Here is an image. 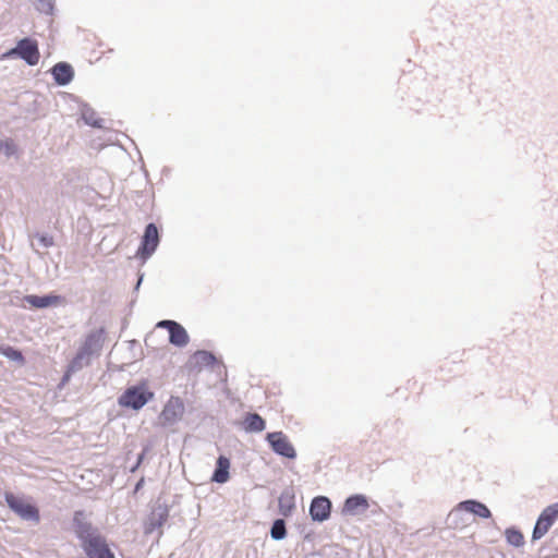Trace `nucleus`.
Instances as JSON below:
<instances>
[{
	"label": "nucleus",
	"mask_w": 558,
	"mask_h": 558,
	"mask_svg": "<svg viewBox=\"0 0 558 558\" xmlns=\"http://www.w3.org/2000/svg\"><path fill=\"white\" fill-rule=\"evenodd\" d=\"M506 539L507 542L515 547H520L524 544V536L523 534L514 529H508L506 531Z\"/></svg>",
	"instance_id": "19"
},
{
	"label": "nucleus",
	"mask_w": 558,
	"mask_h": 558,
	"mask_svg": "<svg viewBox=\"0 0 558 558\" xmlns=\"http://www.w3.org/2000/svg\"><path fill=\"white\" fill-rule=\"evenodd\" d=\"M331 502L327 497L318 496L312 500L310 514L315 521H325L330 517Z\"/></svg>",
	"instance_id": "10"
},
{
	"label": "nucleus",
	"mask_w": 558,
	"mask_h": 558,
	"mask_svg": "<svg viewBox=\"0 0 558 558\" xmlns=\"http://www.w3.org/2000/svg\"><path fill=\"white\" fill-rule=\"evenodd\" d=\"M5 56H17L29 65H36L40 59L38 44L31 38L21 39L16 47L11 49Z\"/></svg>",
	"instance_id": "4"
},
{
	"label": "nucleus",
	"mask_w": 558,
	"mask_h": 558,
	"mask_svg": "<svg viewBox=\"0 0 558 558\" xmlns=\"http://www.w3.org/2000/svg\"><path fill=\"white\" fill-rule=\"evenodd\" d=\"M101 345V331L89 333L83 345L81 347V351H85L87 355H90L94 350L99 349Z\"/></svg>",
	"instance_id": "17"
},
{
	"label": "nucleus",
	"mask_w": 558,
	"mask_h": 558,
	"mask_svg": "<svg viewBox=\"0 0 558 558\" xmlns=\"http://www.w3.org/2000/svg\"><path fill=\"white\" fill-rule=\"evenodd\" d=\"M26 301L34 307L44 308L48 306L59 305L63 299L60 295H28Z\"/></svg>",
	"instance_id": "15"
},
{
	"label": "nucleus",
	"mask_w": 558,
	"mask_h": 558,
	"mask_svg": "<svg viewBox=\"0 0 558 558\" xmlns=\"http://www.w3.org/2000/svg\"><path fill=\"white\" fill-rule=\"evenodd\" d=\"M154 393L144 389L143 387L134 386L128 388L119 398V404L123 408H132L140 410L149 400H151Z\"/></svg>",
	"instance_id": "3"
},
{
	"label": "nucleus",
	"mask_w": 558,
	"mask_h": 558,
	"mask_svg": "<svg viewBox=\"0 0 558 558\" xmlns=\"http://www.w3.org/2000/svg\"><path fill=\"white\" fill-rule=\"evenodd\" d=\"M89 355L85 353V351L78 350L74 359L71 361L65 377L68 378L72 373L78 371L83 366V361L87 359Z\"/></svg>",
	"instance_id": "18"
},
{
	"label": "nucleus",
	"mask_w": 558,
	"mask_h": 558,
	"mask_svg": "<svg viewBox=\"0 0 558 558\" xmlns=\"http://www.w3.org/2000/svg\"><path fill=\"white\" fill-rule=\"evenodd\" d=\"M73 529L81 542L82 549L88 558H116L106 537L85 519L83 511L74 513Z\"/></svg>",
	"instance_id": "1"
},
{
	"label": "nucleus",
	"mask_w": 558,
	"mask_h": 558,
	"mask_svg": "<svg viewBox=\"0 0 558 558\" xmlns=\"http://www.w3.org/2000/svg\"><path fill=\"white\" fill-rule=\"evenodd\" d=\"M37 239H38L39 243L44 247H50V246L53 245V238H52V235L41 234V235H38Z\"/></svg>",
	"instance_id": "23"
},
{
	"label": "nucleus",
	"mask_w": 558,
	"mask_h": 558,
	"mask_svg": "<svg viewBox=\"0 0 558 558\" xmlns=\"http://www.w3.org/2000/svg\"><path fill=\"white\" fill-rule=\"evenodd\" d=\"M230 465H231L230 460L225 456H220L217 460V466L213 474L211 480L214 482L220 483V484L226 483L230 477V475H229Z\"/></svg>",
	"instance_id": "14"
},
{
	"label": "nucleus",
	"mask_w": 558,
	"mask_h": 558,
	"mask_svg": "<svg viewBox=\"0 0 558 558\" xmlns=\"http://www.w3.org/2000/svg\"><path fill=\"white\" fill-rule=\"evenodd\" d=\"M16 153V145L12 140L0 141V154L11 156Z\"/></svg>",
	"instance_id": "22"
},
{
	"label": "nucleus",
	"mask_w": 558,
	"mask_h": 558,
	"mask_svg": "<svg viewBox=\"0 0 558 558\" xmlns=\"http://www.w3.org/2000/svg\"><path fill=\"white\" fill-rule=\"evenodd\" d=\"M458 510H464L484 519H488L492 515L490 510L484 504L476 500H465L460 502L458 505Z\"/></svg>",
	"instance_id": "11"
},
{
	"label": "nucleus",
	"mask_w": 558,
	"mask_h": 558,
	"mask_svg": "<svg viewBox=\"0 0 558 558\" xmlns=\"http://www.w3.org/2000/svg\"><path fill=\"white\" fill-rule=\"evenodd\" d=\"M0 352H1V354L7 356L8 359L16 361V362H19L21 364H24V362H25V359H24L22 352L16 350V349H14V348H12V347L2 348L0 350Z\"/></svg>",
	"instance_id": "20"
},
{
	"label": "nucleus",
	"mask_w": 558,
	"mask_h": 558,
	"mask_svg": "<svg viewBox=\"0 0 558 558\" xmlns=\"http://www.w3.org/2000/svg\"><path fill=\"white\" fill-rule=\"evenodd\" d=\"M195 356L201 357L203 361H206V362L214 360V356L206 351H198V352H196Z\"/></svg>",
	"instance_id": "24"
},
{
	"label": "nucleus",
	"mask_w": 558,
	"mask_h": 558,
	"mask_svg": "<svg viewBox=\"0 0 558 558\" xmlns=\"http://www.w3.org/2000/svg\"><path fill=\"white\" fill-rule=\"evenodd\" d=\"M244 429L251 433H258L265 429L266 423L257 413H248L243 421Z\"/></svg>",
	"instance_id": "16"
},
{
	"label": "nucleus",
	"mask_w": 558,
	"mask_h": 558,
	"mask_svg": "<svg viewBox=\"0 0 558 558\" xmlns=\"http://www.w3.org/2000/svg\"><path fill=\"white\" fill-rule=\"evenodd\" d=\"M5 501L9 508L15 512L21 519L39 522L40 515L39 510L36 506L28 502L25 498L21 496H16L12 493H5L4 495Z\"/></svg>",
	"instance_id": "2"
},
{
	"label": "nucleus",
	"mask_w": 558,
	"mask_h": 558,
	"mask_svg": "<svg viewBox=\"0 0 558 558\" xmlns=\"http://www.w3.org/2000/svg\"><path fill=\"white\" fill-rule=\"evenodd\" d=\"M157 328L167 329L169 331V341L175 347H185L190 341V337L184 327L174 320H161L157 323Z\"/></svg>",
	"instance_id": "8"
},
{
	"label": "nucleus",
	"mask_w": 558,
	"mask_h": 558,
	"mask_svg": "<svg viewBox=\"0 0 558 558\" xmlns=\"http://www.w3.org/2000/svg\"><path fill=\"white\" fill-rule=\"evenodd\" d=\"M159 243V235L157 227L154 223H149L146 229L140 248V254L143 258L149 257L156 250Z\"/></svg>",
	"instance_id": "9"
},
{
	"label": "nucleus",
	"mask_w": 558,
	"mask_h": 558,
	"mask_svg": "<svg viewBox=\"0 0 558 558\" xmlns=\"http://www.w3.org/2000/svg\"><path fill=\"white\" fill-rule=\"evenodd\" d=\"M271 537L275 539H281L286 536V525L284 521L279 519L276 520L271 527Z\"/></svg>",
	"instance_id": "21"
},
{
	"label": "nucleus",
	"mask_w": 558,
	"mask_h": 558,
	"mask_svg": "<svg viewBox=\"0 0 558 558\" xmlns=\"http://www.w3.org/2000/svg\"><path fill=\"white\" fill-rule=\"evenodd\" d=\"M369 507L368 501L363 495H354L349 497L343 506V512L355 514L359 511H366Z\"/></svg>",
	"instance_id": "13"
},
{
	"label": "nucleus",
	"mask_w": 558,
	"mask_h": 558,
	"mask_svg": "<svg viewBox=\"0 0 558 558\" xmlns=\"http://www.w3.org/2000/svg\"><path fill=\"white\" fill-rule=\"evenodd\" d=\"M184 413V403L180 397H171L165 404L159 422L162 426L172 425L178 422Z\"/></svg>",
	"instance_id": "6"
},
{
	"label": "nucleus",
	"mask_w": 558,
	"mask_h": 558,
	"mask_svg": "<svg viewBox=\"0 0 558 558\" xmlns=\"http://www.w3.org/2000/svg\"><path fill=\"white\" fill-rule=\"evenodd\" d=\"M266 439L277 454L288 459H294L296 457L293 445L282 432L268 433Z\"/></svg>",
	"instance_id": "7"
},
{
	"label": "nucleus",
	"mask_w": 558,
	"mask_h": 558,
	"mask_svg": "<svg viewBox=\"0 0 558 558\" xmlns=\"http://www.w3.org/2000/svg\"><path fill=\"white\" fill-rule=\"evenodd\" d=\"M558 519V504L546 507L539 514L533 530L532 538H542Z\"/></svg>",
	"instance_id": "5"
},
{
	"label": "nucleus",
	"mask_w": 558,
	"mask_h": 558,
	"mask_svg": "<svg viewBox=\"0 0 558 558\" xmlns=\"http://www.w3.org/2000/svg\"><path fill=\"white\" fill-rule=\"evenodd\" d=\"M52 75L56 82L60 85H66L69 84L74 75L73 69L70 64L60 62L57 63L52 70Z\"/></svg>",
	"instance_id": "12"
}]
</instances>
